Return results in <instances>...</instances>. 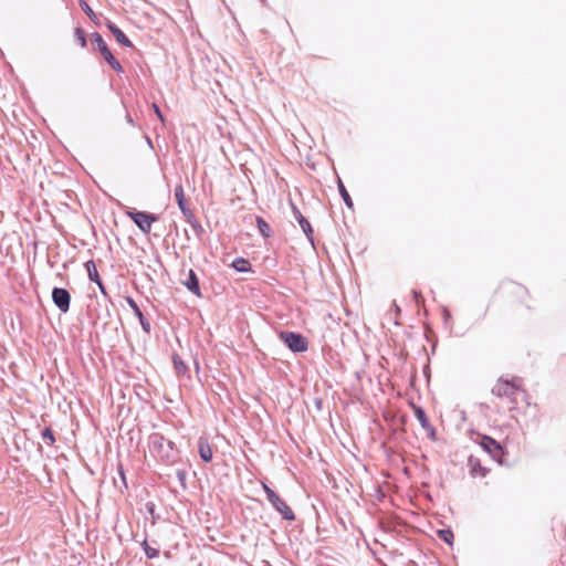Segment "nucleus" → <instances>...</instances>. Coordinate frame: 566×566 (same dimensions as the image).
<instances>
[{"label":"nucleus","instance_id":"f257e3e1","mask_svg":"<svg viewBox=\"0 0 566 566\" xmlns=\"http://www.w3.org/2000/svg\"><path fill=\"white\" fill-rule=\"evenodd\" d=\"M492 394L504 400L507 409L515 412V417L525 415L527 408L531 407L523 379L520 377H512L511 379L500 377L492 388Z\"/></svg>","mask_w":566,"mask_h":566},{"label":"nucleus","instance_id":"f03ea898","mask_svg":"<svg viewBox=\"0 0 566 566\" xmlns=\"http://www.w3.org/2000/svg\"><path fill=\"white\" fill-rule=\"evenodd\" d=\"M503 291L510 304L531 308L528 304L530 293L525 286L511 282L503 286Z\"/></svg>","mask_w":566,"mask_h":566},{"label":"nucleus","instance_id":"7ed1b4c3","mask_svg":"<svg viewBox=\"0 0 566 566\" xmlns=\"http://www.w3.org/2000/svg\"><path fill=\"white\" fill-rule=\"evenodd\" d=\"M126 214L146 234L151 231L153 223L158 221V217L156 214L138 211L135 209L126 211Z\"/></svg>","mask_w":566,"mask_h":566},{"label":"nucleus","instance_id":"20e7f679","mask_svg":"<svg viewBox=\"0 0 566 566\" xmlns=\"http://www.w3.org/2000/svg\"><path fill=\"white\" fill-rule=\"evenodd\" d=\"M263 490L266 494L269 502L275 507V510L287 521H294L295 515L292 509L265 483H263Z\"/></svg>","mask_w":566,"mask_h":566},{"label":"nucleus","instance_id":"39448f33","mask_svg":"<svg viewBox=\"0 0 566 566\" xmlns=\"http://www.w3.org/2000/svg\"><path fill=\"white\" fill-rule=\"evenodd\" d=\"M280 339L294 353L307 350V340L304 336L293 332H281Z\"/></svg>","mask_w":566,"mask_h":566},{"label":"nucleus","instance_id":"423d86ee","mask_svg":"<svg viewBox=\"0 0 566 566\" xmlns=\"http://www.w3.org/2000/svg\"><path fill=\"white\" fill-rule=\"evenodd\" d=\"M479 444L485 450L495 461L501 463L503 449L497 441L489 436H481Z\"/></svg>","mask_w":566,"mask_h":566},{"label":"nucleus","instance_id":"0eeeda50","mask_svg":"<svg viewBox=\"0 0 566 566\" xmlns=\"http://www.w3.org/2000/svg\"><path fill=\"white\" fill-rule=\"evenodd\" d=\"M52 300H53L54 304L56 305V307L61 312L66 313L70 310L71 296H70V293L65 289H62V287L53 289Z\"/></svg>","mask_w":566,"mask_h":566},{"label":"nucleus","instance_id":"6e6552de","mask_svg":"<svg viewBox=\"0 0 566 566\" xmlns=\"http://www.w3.org/2000/svg\"><path fill=\"white\" fill-rule=\"evenodd\" d=\"M468 465H469L471 475L474 478H484L489 472V469L483 467L481 464L480 459L474 455L469 457Z\"/></svg>","mask_w":566,"mask_h":566},{"label":"nucleus","instance_id":"1a4fd4ad","mask_svg":"<svg viewBox=\"0 0 566 566\" xmlns=\"http://www.w3.org/2000/svg\"><path fill=\"white\" fill-rule=\"evenodd\" d=\"M182 284L197 296L201 295L198 277L192 269L188 270L187 279Z\"/></svg>","mask_w":566,"mask_h":566},{"label":"nucleus","instance_id":"9d476101","mask_svg":"<svg viewBox=\"0 0 566 566\" xmlns=\"http://www.w3.org/2000/svg\"><path fill=\"white\" fill-rule=\"evenodd\" d=\"M199 454L200 458L205 462H210L212 460L213 453L211 446L209 444L207 439L200 438L198 441Z\"/></svg>","mask_w":566,"mask_h":566},{"label":"nucleus","instance_id":"9b49d317","mask_svg":"<svg viewBox=\"0 0 566 566\" xmlns=\"http://www.w3.org/2000/svg\"><path fill=\"white\" fill-rule=\"evenodd\" d=\"M99 52L114 71H116L118 73L123 72V67H122L120 63L114 57V55L112 54V52L107 45L103 46L99 50Z\"/></svg>","mask_w":566,"mask_h":566},{"label":"nucleus","instance_id":"f8f14e48","mask_svg":"<svg viewBox=\"0 0 566 566\" xmlns=\"http://www.w3.org/2000/svg\"><path fill=\"white\" fill-rule=\"evenodd\" d=\"M85 268H86L90 280L95 282L99 286V289L104 292V286H103L102 280L99 277L95 262L93 260L87 261L85 263Z\"/></svg>","mask_w":566,"mask_h":566},{"label":"nucleus","instance_id":"ddd939ff","mask_svg":"<svg viewBox=\"0 0 566 566\" xmlns=\"http://www.w3.org/2000/svg\"><path fill=\"white\" fill-rule=\"evenodd\" d=\"M108 29L113 33V35L116 38L117 42L120 43L123 46L130 48L133 45V43L126 36V34L119 28H117L115 24L109 23Z\"/></svg>","mask_w":566,"mask_h":566},{"label":"nucleus","instance_id":"4468645a","mask_svg":"<svg viewBox=\"0 0 566 566\" xmlns=\"http://www.w3.org/2000/svg\"><path fill=\"white\" fill-rule=\"evenodd\" d=\"M412 409H413L415 416H416L417 420L420 422L421 427L424 430L431 429L430 421L427 418L424 410L421 407L416 406V405H412Z\"/></svg>","mask_w":566,"mask_h":566},{"label":"nucleus","instance_id":"2eb2a0df","mask_svg":"<svg viewBox=\"0 0 566 566\" xmlns=\"http://www.w3.org/2000/svg\"><path fill=\"white\" fill-rule=\"evenodd\" d=\"M293 211H294V216H295L296 220L298 221L302 230L304 231V233L307 237H310L313 233V229H312L310 222L304 218V216L301 213V211L296 207H293Z\"/></svg>","mask_w":566,"mask_h":566},{"label":"nucleus","instance_id":"dca6fc26","mask_svg":"<svg viewBox=\"0 0 566 566\" xmlns=\"http://www.w3.org/2000/svg\"><path fill=\"white\" fill-rule=\"evenodd\" d=\"M175 197H176L179 208L181 209V211L184 213H186L188 211V209L186 208L185 191H184V188L181 185H179L175 188Z\"/></svg>","mask_w":566,"mask_h":566},{"label":"nucleus","instance_id":"f3484780","mask_svg":"<svg viewBox=\"0 0 566 566\" xmlns=\"http://www.w3.org/2000/svg\"><path fill=\"white\" fill-rule=\"evenodd\" d=\"M232 266L238 271V272H249L251 271V264L250 262L244 259V258H237L233 262H232Z\"/></svg>","mask_w":566,"mask_h":566},{"label":"nucleus","instance_id":"a211bd4d","mask_svg":"<svg viewBox=\"0 0 566 566\" xmlns=\"http://www.w3.org/2000/svg\"><path fill=\"white\" fill-rule=\"evenodd\" d=\"M338 190H339V193L344 200V202L346 203V206L349 208V209H353L354 208V203H353V200L348 193V191L346 190L344 184L342 182L340 179H338Z\"/></svg>","mask_w":566,"mask_h":566},{"label":"nucleus","instance_id":"6ab92c4d","mask_svg":"<svg viewBox=\"0 0 566 566\" xmlns=\"http://www.w3.org/2000/svg\"><path fill=\"white\" fill-rule=\"evenodd\" d=\"M256 226H258V229H259L260 233L264 238H270L271 237L270 226L268 224V222L262 217H256Z\"/></svg>","mask_w":566,"mask_h":566},{"label":"nucleus","instance_id":"aec40b11","mask_svg":"<svg viewBox=\"0 0 566 566\" xmlns=\"http://www.w3.org/2000/svg\"><path fill=\"white\" fill-rule=\"evenodd\" d=\"M80 6L82 8V10L87 14V17L92 20V21H96V14L94 13V11L91 9V7L87 4V2H85L84 0H81L80 1Z\"/></svg>","mask_w":566,"mask_h":566},{"label":"nucleus","instance_id":"412c9836","mask_svg":"<svg viewBox=\"0 0 566 566\" xmlns=\"http://www.w3.org/2000/svg\"><path fill=\"white\" fill-rule=\"evenodd\" d=\"M42 438L50 446L54 444V442H55L53 431L50 428H45L42 431Z\"/></svg>","mask_w":566,"mask_h":566},{"label":"nucleus","instance_id":"4be33fe9","mask_svg":"<svg viewBox=\"0 0 566 566\" xmlns=\"http://www.w3.org/2000/svg\"><path fill=\"white\" fill-rule=\"evenodd\" d=\"M75 38L80 44L81 48H85L86 46V36H85V32L81 29V28H76L75 29Z\"/></svg>","mask_w":566,"mask_h":566},{"label":"nucleus","instance_id":"5701e85b","mask_svg":"<svg viewBox=\"0 0 566 566\" xmlns=\"http://www.w3.org/2000/svg\"><path fill=\"white\" fill-rule=\"evenodd\" d=\"M174 365H175L176 370L179 374L185 373L187 369V366L184 364V361L178 356L174 357Z\"/></svg>","mask_w":566,"mask_h":566},{"label":"nucleus","instance_id":"b1692460","mask_svg":"<svg viewBox=\"0 0 566 566\" xmlns=\"http://www.w3.org/2000/svg\"><path fill=\"white\" fill-rule=\"evenodd\" d=\"M93 39L95 41V43L97 44V48H98V51L103 48V46H106V42L103 40L102 35L99 33H94L93 34Z\"/></svg>","mask_w":566,"mask_h":566},{"label":"nucleus","instance_id":"393cba45","mask_svg":"<svg viewBox=\"0 0 566 566\" xmlns=\"http://www.w3.org/2000/svg\"><path fill=\"white\" fill-rule=\"evenodd\" d=\"M440 537L451 544V538L453 534L450 531H440Z\"/></svg>","mask_w":566,"mask_h":566},{"label":"nucleus","instance_id":"a878e982","mask_svg":"<svg viewBox=\"0 0 566 566\" xmlns=\"http://www.w3.org/2000/svg\"><path fill=\"white\" fill-rule=\"evenodd\" d=\"M145 553H146V555H147L149 558H154V557H156V556L158 555V551H157V549H155V548H151V547H149V546H146V547H145Z\"/></svg>","mask_w":566,"mask_h":566},{"label":"nucleus","instance_id":"bb28decb","mask_svg":"<svg viewBox=\"0 0 566 566\" xmlns=\"http://www.w3.org/2000/svg\"><path fill=\"white\" fill-rule=\"evenodd\" d=\"M151 107H153V109H154L155 114L157 115V117L159 118V120H160L161 123H164V122H165V118H164V115H163L161 111L159 109L158 105H157V104H153V106H151Z\"/></svg>","mask_w":566,"mask_h":566},{"label":"nucleus","instance_id":"cd10ccee","mask_svg":"<svg viewBox=\"0 0 566 566\" xmlns=\"http://www.w3.org/2000/svg\"><path fill=\"white\" fill-rule=\"evenodd\" d=\"M129 304L133 307V310L136 313V315L139 317V319H142L143 318V314H142L139 307L137 306V304L133 300H129Z\"/></svg>","mask_w":566,"mask_h":566},{"label":"nucleus","instance_id":"c85d7f7f","mask_svg":"<svg viewBox=\"0 0 566 566\" xmlns=\"http://www.w3.org/2000/svg\"><path fill=\"white\" fill-rule=\"evenodd\" d=\"M140 323H142V325H143V328H144L146 332H149L150 325H149V323L144 322V317L140 319Z\"/></svg>","mask_w":566,"mask_h":566}]
</instances>
